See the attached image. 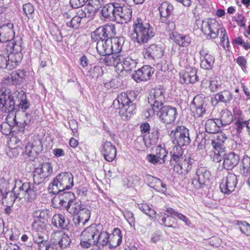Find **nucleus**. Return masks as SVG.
Returning a JSON list of instances; mask_svg holds the SVG:
<instances>
[{"instance_id":"37998d69","label":"nucleus","mask_w":250,"mask_h":250,"mask_svg":"<svg viewBox=\"0 0 250 250\" xmlns=\"http://www.w3.org/2000/svg\"><path fill=\"white\" fill-rule=\"evenodd\" d=\"M225 155V148L213 147V149L209 153L211 160L215 163L221 162Z\"/></svg>"},{"instance_id":"6e6552de","label":"nucleus","mask_w":250,"mask_h":250,"mask_svg":"<svg viewBox=\"0 0 250 250\" xmlns=\"http://www.w3.org/2000/svg\"><path fill=\"white\" fill-rule=\"evenodd\" d=\"M98 235V229L95 225L86 228L82 232L80 235V244L83 248H89L96 245V235Z\"/></svg>"},{"instance_id":"6ab92c4d","label":"nucleus","mask_w":250,"mask_h":250,"mask_svg":"<svg viewBox=\"0 0 250 250\" xmlns=\"http://www.w3.org/2000/svg\"><path fill=\"white\" fill-rule=\"evenodd\" d=\"M15 38L12 23H8L6 25H2L0 27V42H8L7 48H8V45L10 42L13 41Z\"/></svg>"},{"instance_id":"e2e57ef3","label":"nucleus","mask_w":250,"mask_h":250,"mask_svg":"<svg viewBox=\"0 0 250 250\" xmlns=\"http://www.w3.org/2000/svg\"><path fill=\"white\" fill-rule=\"evenodd\" d=\"M240 231L247 236H250V225L246 222H238Z\"/></svg>"},{"instance_id":"774afa93","label":"nucleus","mask_w":250,"mask_h":250,"mask_svg":"<svg viewBox=\"0 0 250 250\" xmlns=\"http://www.w3.org/2000/svg\"><path fill=\"white\" fill-rule=\"evenodd\" d=\"M148 139L149 140V144L151 145H154L157 144L158 140V132H152L148 135Z\"/></svg>"},{"instance_id":"603ef678","label":"nucleus","mask_w":250,"mask_h":250,"mask_svg":"<svg viewBox=\"0 0 250 250\" xmlns=\"http://www.w3.org/2000/svg\"><path fill=\"white\" fill-rule=\"evenodd\" d=\"M161 107H156L153 105H150L149 107H146L143 111V115L146 119H151L156 114H158L160 109Z\"/></svg>"},{"instance_id":"1a4fd4ad","label":"nucleus","mask_w":250,"mask_h":250,"mask_svg":"<svg viewBox=\"0 0 250 250\" xmlns=\"http://www.w3.org/2000/svg\"><path fill=\"white\" fill-rule=\"evenodd\" d=\"M115 5V19H119L121 23H127L130 21L132 16V8L126 3L125 0L122 2L116 1Z\"/></svg>"},{"instance_id":"9d476101","label":"nucleus","mask_w":250,"mask_h":250,"mask_svg":"<svg viewBox=\"0 0 250 250\" xmlns=\"http://www.w3.org/2000/svg\"><path fill=\"white\" fill-rule=\"evenodd\" d=\"M116 35L115 27L113 24H106L97 28L91 34L93 40L97 42L99 40L111 39Z\"/></svg>"},{"instance_id":"338daca9","label":"nucleus","mask_w":250,"mask_h":250,"mask_svg":"<svg viewBox=\"0 0 250 250\" xmlns=\"http://www.w3.org/2000/svg\"><path fill=\"white\" fill-rule=\"evenodd\" d=\"M89 0H70L71 6L77 8L84 5Z\"/></svg>"},{"instance_id":"c03bdc74","label":"nucleus","mask_w":250,"mask_h":250,"mask_svg":"<svg viewBox=\"0 0 250 250\" xmlns=\"http://www.w3.org/2000/svg\"><path fill=\"white\" fill-rule=\"evenodd\" d=\"M98 10L97 8H95L88 3L83 9L79 11L81 14L80 15L83 17V18H86L89 19H92L94 17L95 14L97 12Z\"/></svg>"},{"instance_id":"bb28decb","label":"nucleus","mask_w":250,"mask_h":250,"mask_svg":"<svg viewBox=\"0 0 250 250\" xmlns=\"http://www.w3.org/2000/svg\"><path fill=\"white\" fill-rule=\"evenodd\" d=\"M101 151L104 159L108 162H112L116 156V148L110 142L103 144Z\"/></svg>"},{"instance_id":"69168bd1","label":"nucleus","mask_w":250,"mask_h":250,"mask_svg":"<svg viewBox=\"0 0 250 250\" xmlns=\"http://www.w3.org/2000/svg\"><path fill=\"white\" fill-rule=\"evenodd\" d=\"M246 127L248 129H250L249 126L248 121H242L240 120H238L235 123V128L237 132H240L244 127Z\"/></svg>"},{"instance_id":"dca6fc26","label":"nucleus","mask_w":250,"mask_h":250,"mask_svg":"<svg viewBox=\"0 0 250 250\" xmlns=\"http://www.w3.org/2000/svg\"><path fill=\"white\" fill-rule=\"evenodd\" d=\"M164 54V48L161 45L156 44H151L146 46L143 50V54L145 58L147 59H159Z\"/></svg>"},{"instance_id":"412c9836","label":"nucleus","mask_w":250,"mask_h":250,"mask_svg":"<svg viewBox=\"0 0 250 250\" xmlns=\"http://www.w3.org/2000/svg\"><path fill=\"white\" fill-rule=\"evenodd\" d=\"M15 103L16 100L9 92H7V91L0 92V109L4 111H12L14 108Z\"/></svg>"},{"instance_id":"a18cd8bd","label":"nucleus","mask_w":250,"mask_h":250,"mask_svg":"<svg viewBox=\"0 0 250 250\" xmlns=\"http://www.w3.org/2000/svg\"><path fill=\"white\" fill-rule=\"evenodd\" d=\"M240 171L244 176H250V157L245 155L241 160Z\"/></svg>"},{"instance_id":"f704fd0d","label":"nucleus","mask_w":250,"mask_h":250,"mask_svg":"<svg viewBox=\"0 0 250 250\" xmlns=\"http://www.w3.org/2000/svg\"><path fill=\"white\" fill-rule=\"evenodd\" d=\"M52 225L57 228L65 229L69 224V220L62 214H55L51 220Z\"/></svg>"},{"instance_id":"0e129e2a","label":"nucleus","mask_w":250,"mask_h":250,"mask_svg":"<svg viewBox=\"0 0 250 250\" xmlns=\"http://www.w3.org/2000/svg\"><path fill=\"white\" fill-rule=\"evenodd\" d=\"M8 55L0 54V68L8 69Z\"/></svg>"},{"instance_id":"4c0bfd02","label":"nucleus","mask_w":250,"mask_h":250,"mask_svg":"<svg viewBox=\"0 0 250 250\" xmlns=\"http://www.w3.org/2000/svg\"><path fill=\"white\" fill-rule=\"evenodd\" d=\"M231 99V93L229 91L224 90L215 94L214 99L211 100V102L213 103L215 102L216 104L219 102L227 104L229 103Z\"/></svg>"},{"instance_id":"ddd939ff","label":"nucleus","mask_w":250,"mask_h":250,"mask_svg":"<svg viewBox=\"0 0 250 250\" xmlns=\"http://www.w3.org/2000/svg\"><path fill=\"white\" fill-rule=\"evenodd\" d=\"M53 172L52 167L50 163H43L37 167L34 172V183L39 185L43 182L46 178L50 176Z\"/></svg>"},{"instance_id":"7ed1b4c3","label":"nucleus","mask_w":250,"mask_h":250,"mask_svg":"<svg viewBox=\"0 0 250 250\" xmlns=\"http://www.w3.org/2000/svg\"><path fill=\"white\" fill-rule=\"evenodd\" d=\"M201 28L204 34L208 36V39H216L220 35L221 42L224 48L229 46L226 31L217 21L212 20L203 21Z\"/></svg>"},{"instance_id":"473e14b6","label":"nucleus","mask_w":250,"mask_h":250,"mask_svg":"<svg viewBox=\"0 0 250 250\" xmlns=\"http://www.w3.org/2000/svg\"><path fill=\"white\" fill-rule=\"evenodd\" d=\"M15 96L16 97V102L17 103L19 108L25 111L28 109L30 107V103L28 101L25 93L21 90L17 91L14 93Z\"/></svg>"},{"instance_id":"7c9ffc66","label":"nucleus","mask_w":250,"mask_h":250,"mask_svg":"<svg viewBox=\"0 0 250 250\" xmlns=\"http://www.w3.org/2000/svg\"><path fill=\"white\" fill-rule=\"evenodd\" d=\"M192 164L190 158L184 156V158L181 160L180 163L174 165V170L178 174H182L187 173L190 170Z\"/></svg>"},{"instance_id":"58836bf2","label":"nucleus","mask_w":250,"mask_h":250,"mask_svg":"<svg viewBox=\"0 0 250 250\" xmlns=\"http://www.w3.org/2000/svg\"><path fill=\"white\" fill-rule=\"evenodd\" d=\"M85 207L81 201L69 200L66 206V210L72 214H78Z\"/></svg>"},{"instance_id":"f03ea898","label":"nucleus","mask_w":250,"mask_h":250,"mask_svg":"<svg viewBox=\"0 0 250 250\" xmlns=\"http://www.w3.org/2000/svg\"><path fill=\"white\" fill-rule=\"evenodd\" d=\"M132 28L131 39L140 45L146 43L155 36L153 27L145 19L137 18L133 21Z\"/></svg>"},{"instance_id":"a878e982","label":"nucleus","mask_w":250,"mask_h":250,"mask_svg":"<svg viewBox=\"0 0 250 250\" xmlns=\"http://www.w3.org/2000/svg\"><path fill=\"white\" fill-rule=\"evenodd\" d=\"M137 63V60L133 59L131 56H125L122 55L120 69L119 70L121 71H131L136 68Z\"/></svg>"},{"instance_id":"5fc2aeb1","label":"nucleus","mask_w":250,"mask_h":250,"mask_svg":"<svg viewBox=\"0 0 250 250\" xmlns=\"http://www.w3.org/2000/svg\"><path fill=\"white\" fill-rule=\"evenodd\" d=\"M80 14L81 15L79 11L69 21H67L66 22L67 26L71 28H78L80 25L82 20L83 19V17L81 16Z\"/></svg>"},{"instance_id":"f3484780","label":"nucleus","mask_w":250,"mask_h":250,"mask_svg":"<svg viewBox=\"0 0 250 250\" xmlns=\"http://www.w3.org/2000/svg\"><path fill=\"white\" fill-rule=\"evenodd\" d=\"M204 101L205 97L200 95H198L193 98L190 104V108L194 117H202L205 113Z\"/></svg>"},{"instance_id":"39448f33","label":"nucleus","mask_w":250,"mask_h":250,"mask_svg":"<svg viewBox=\"0 0 250 250\" xmlns=\"http://www.w3.org/2000/svg\"><path fill=\"white\" fill-rule=\"evenodd\" d=\"M74 186L73 176L71 173L62 172L57 175L49 186L50 192L56 194Z\"/></svg>"},{"instance_id":"a19ab883","label":"nucleus","mask_w":250,"mask_h":250,"mask_svg":"<svg viewBox=\"0 0 250 250\" xmlns=\"http://www.w3.org/2000/svg\"><path fill=\"white\" fill-rule=\"evenodd\" d=\"M232 120L233 116L231 112L227 109L221 111L219 119H217L220 125L223 126L229 125Z\"/></svg>"},{"instance_id":"cd10ccee","label":"nucleus","mask_w":250,"mask_h":250,"mask_svg":"<svg viewBox=\"0 0 250 250\" xmlns=\"http://www.w3.org/2000/svg\"><path fill=\"white\" fill-rule=\"evenodd\" d=\"M116 1L109 3L102 8L101 10V19L102 20H113L115 19V4Z\"/></svg>"},{"instance_id":"8fccbe9b","label":"nucleus","mask_w":250,"mask_h":250,"mask_svg":"<svg viewBox=\"0 0 250 250\" xmlns=\"http://www.w3.org/2000/svg\"><path fill=\"white\" fill-rule=\"evenodd\" d=\"M46 215L47 211L45 210L38 209L34 211L33 213V216L35 220L32 224L33 227L34 228H36L37 227H41L42 224V222L40 221L38 223L35 219L39 220L43 219L46 216Z\"/></svg>"},{"instance_id":"4d7b16f0","label":"nucleus","mask_w":250,"mask_h":250,"mask_svg":"<svg viewBox=\"0 0 250 250\" xmlns=\"http://www.w3.org/2000/svg\"><path fill=\"white\" fill-rule=\"evenodd\" d=\"M139 209L144 213L150 217H153L156 212L154 209L151 208L148 205L146 204H140L138 205Z\"/></svg>"},{"instance_id":"864d4df0","label":"nucleus","mask_w":250,"mask_h":250,"mask_svg":"<svg viewBox=\"0 0 250 250\" xmlns=\"http://www.w3.org/2000/svg\"><path fill=\"white\" fill-rule=\"evenodd\" d=\"M17 142V139L14 138L12 140H11L10 143H8V148L6 150L7 154L8 156L11 158L16 157L19 154L21 148L19 147L18 146L13 147L12 146V142Z\"/></svg>"},{"instance_id":"4468645a","label":"nucleus","mask_w":250,"mask_h":250,"mask_svg":"<svg viewBox=\"0 0 250 250\" xmlns=\"http://www.w3.org/2000/svg\"><path fill=\"white\" fill-rule=\"evenodd\" d=\"M177 115V109L171 106H162L159 110V118L163 123L169 124L173 122Z\"/></svg>"},{"instance_id":"423d86ee","label":"nucleus","mask_w":250,"mask_h":250,"mask_svg":"<svg viewBox=\"0 0 250 250\" xmlns=\"http://www.w3.org/2000/svg\"><path fill=\"white\" fill-rule=\"evenodd\" d=\"M21 44V38L17 37L8 44L7 50L10 52L8 55V70L13 69L21 62L22 58Z\"/></svg>"},{"instance_id":"6e6d98bb","label":"nucleus","mask_w":250,"mask_h":250,"mask_svg":"<svg viewBox=\"0 0 250 250\" xmlns=\"http://www.w3.org/2000/svg\"><path fill=\"white\" fill-rule=\"evenodd\" d=\"M65 233L61 231H56L52 233L51 235V242L54 244H58L61 248V243H62V237L65 235Z\"/></svg>"},{"instance_id":"de8ad7c7","label":"nucleus","mask_w":250,"mask_h":250,"mask_svg":"<svg viewBox=\"0 0 250 250\" xmlns=\"http://www.w3.org/2000/svg\"><path fill=\"white\" fill-rule=\"evenodd\" d=\"M171 158L170 163L173 164V162L175 163V165L178 164L181 162V160L184 158L182 155V149L180 147L175 146L173 148V151L170 152Z\"/></svg>"},{"instance_id":"e433bc0d","label":"nucleus","mask_w":250,"mask_h":250,"mask_svg":"<svg viewBox=\"0 0 250 250\" xmlns=\"http://www.w3.org/2000/svg\"><path fill=\"white\" fill-rule=\"evenodd\" d=\"M41 142L38 140H33L28 142L25 147V152L28 156H34L37 154Z\"/></svg>"},{"instance_id":"20e7f679","label":"nucleus","mask_w":250,"mask_h":250,"mask_svg":"<svg viewBox=\"0 0 250 250\" xmlns=\"http://www.w3.org/2000/svg\"><path fill=\"white\" fill-rule=\"evenodd\" d=\"M131 95V93H122L113 102L116 112L124 120L129 119L135 113L136 106L130 98Z\"/></svg>"},{"instance_id":"c756f323","label":"nucleus","mask_w":250,"mask_h":250,"mask_svg":"<svg viewBox=\"0 0 250 250\" xmlns=\"http://www.w3.org/2000/svg\"><path fill=\"white\" fill-rule=\"evenodd\" d=\"M122 54L114 52L108 54L104 56L103 62L105 64L108 66H114L120 69V64Z\"/></svg>"},{"instance_id":"72a5a7b5","label":"nucleus","mask_w":250,"mask_h":250,"mask_svg":"<svg viewBox=\"0 0 250 250\" xmlns=\"http://www.w3.org/2000/svg\"><path fill=\"white\" fill-rule=\"evenodd\" d=\"M122 242L121 231L118 228L114 229L112 233L109 234V248L114 249L119 246Z\"/></svg>"},{"instance_id":"79ce46f5","label":"nucleus","mask_w":250,"mask_h":250,"mask_svg":"<svg viewBox=\"0 0 250 250\" xmlns=\"http://www.w3.org/2000/svg\"><path fill=\"white\" fill-rule=\"evenodd\" d=\"M173 39L177 44L183 47L188 46L191 41V38L189 36L176 33L173 34Z\"/></svg>"},{"instance_id":"2eb2a0df","label":"nucleus","mask_w":250,"mask_h":250,"mask_svg":"<svg viewBox=\"0 0 250 250\" xmlns=\"http://www.w3.org/2000/svg\"><path fill=\"white\" fill-rule=\"evenodd\" d=\"M237 178L236 175L229 173L224 178L220 184V188L222 192L229 194L234 190L237 184Z\"/></svg>"},{"instance_id":"f257e3e1","label":"nucleus","mask_w":250,"mask_h":250,"mask_svg":"<svg viewBox=\"0 0 250 250\" xmlns=\"http://www.w3.org/2000/svg\"><path fill=\"white\" fill-rule=\"evenodd\" d=\"M37 194V187L27 182L23 183L21 186L15 187L12 191L6 193L5 197H3V190L0 189V199H2L4 205L12 207L16 199L21 200L24 198L31 202L36 198Z\"/></svg>"},{"instance_id":"49530a36","label":"nucleus","mask_w":250,"mask_h":250,"mask_svg":"<svg viewBox=\"0 0 250 250\" xmlns=\"http://www.w3.org/2000/svg\"><path fill=\"white\" fill-rule=\"evenodd\" d=\"M220 125L217 119H209L205 124V129L209 133H216L219 130Z\"/></svg>"},{"instance_id":"9b49d317","label":"nucleus","mask_w":250,"mask_h":250,"mask_svg":"<svg viewBox=\"0 0 250 250\" xmlns=\"http://www.w3.org/2000/svg\"><path fill=\"white\" fill-rule=\"evenodd\" d=\"M210 175V172L206 167H199L193 176L192 184L196 189L203 188L208 183Z\"/></svg>"},{"instance_id":"2f4dec72","label":"nucleus","mask_w":250,"mask_h":250,"mask_svg":"<svg viewBox=\"0 0 250 250\" xmlns=\"http://www.w3.org/2000/svg\"><path fill=\"white\" fill-rule=\"evenodd\" d=\"M6 123L1 125V131L5 135L10 133L11 127L16 126L17 123V117L15 113L12 111L8 113L5 119Z\"/></svg>"},{"instance_id":"0eeeda50","label":"nucleus","mask_w":250,"mask_h":250,"mask_svg":"<svg viewBox=\"0 0 250 250\" xmlns=\"http://www.w3.org/2000/svg\"><path fill=\"white\" fill-rule=\"evenodd\" d=\"M170 136L173 138L174 144H177L176 147L183 146L189 144L190 139L189 130L185 126H177L170 133Z\"/></svg>"},{"instance_id":"c9c22d12","label":"nucleus","mask_w":250,"mask_h":250,"mask_svg":"<svg viewBox=\"0 0 250 250\" xmlns=\"http://www.w3.org/2000/svg\"><path fill=\"white\" fill-rule=\"evenodd\" d=\"M78 214L76 219H74L75 224L76 226H84L89 220L90 211L84 207Z\"/></svg>"},{"instance_id":"4be33fe9","label":"nucleus","mask_w":250,"mask_h":250,"mask_svg":"<svg viewBox=\"0 0 250 250\" xmlns=\"http://www.w3.org/2000/svg\"><path fill=\"white\" fill-rule=\"evenodd\" d=\"M180 81L182 83L188 84L198 81L197 70L195 68H187L185 71L180 73Z\"/></svg>"},{"instance_id":"393cba45","label":"nucleus","mask_w":250,"mask_h":250,"mask_svg":"<svg viewBox=\"0 0 250 250\" xmlns=\"http://www.w3.org/2000/svg\"><path fill=\"white\" fill-rule=\"evenodd\" d=\"M223 159V167L227 170L234 168L240 160L239 156L234 152H230L227 154L225 153Z\"/></svg>"},{"instance_id":"5701e85b","label":"nucleus","mask_w":250,"mask_h":250,"mask_svg":"<svg viewBox=\"0 0 250 250\" xmlns=\"http://www.w3.org/2000/svg\"><path fill=\"white\" fill-rule=\"evenodd\" d=\"M145 181L150 188L155 190L162 193H165L166 192V185L163 184L160 179L147 175L145 177Z\"/></svg>"},{"instance_id":"c85d7f7f","label":"nucleus","mask_w":250,"mask_h":250,"mask_svg":"<svg viewBox=\"0 0 250 250\" xmlns=\"http://www.w3.org/2000/svg\"><path fill=\"white\" fill-rule=\"evenodd\" d=\"M158 10L161 21L165 22L171 15L173 10V6L169 2L165 1L160 4Z\"/></svg>"},{"instance_id":"b1692460","label":"nucleus","mask_w":250,"mask_h":250,"mask_svg":"<svg viewBox=\"0 0 250 250\" xmlns=\"http://www.w3.org/2000/svg\"><path fill=\"white\" fill-rule=\"evenodd\" d=\"M112 42L111 39L99 40L96 44V49L98 53L101 56H105L112 53Z\"/></svg>"},{"instance_id":"09e8293b","label":"nucleus","mask_w":250,"mask_h":250,"mask_svg":"<svg viewBox=\"0 0 250 250\" xmlns=\"http://www.w3.org/2000/svg\"><path fill=\"white\" fill-rule=\"evenodd\" d=\"M112 42V53H120L122 50L125 40L123 38H114L111 39Z\"/></svg>"},{"instance_id":"3c124183","label":"nucleus","mask_w":250,"mask_h":250,"mask_svg":"<svg viewBox=\"0 0 250 250\" xmlns=\"http://www.w3.org/2000/svg\"><path fill=\"white\" fill-rule=\"evenodd\" d=\"M109 234L106 231L100 232L98 229V235L96 238V245L98 243L100 246H104L109 244Z\"/></svg>"},{"instance_id":"052dcab7","label":"nucleus","mask_w":250,"mask_h":250,"mask_svg":"<svg viewBox=\"0 0 250 250\" xmlns=\"http://www.w3.org/2000/svg\"><path fill=\"white\" fill-rule=\"evenodd\" d=\"M125 218L129 224L130 226L132 227L135 226V218L133 213L128 210H125L123 212Z\"/></svg>"},{"instance_id":"bf43d9fd","label":"nucleus","mask_w":250,"mask_h":250,"mask_svg":"<svg viewBox=\"0 0 250 250\" xmlns=\"http://www.w3.org/2000/svg\"><path fill=\"white\" fill-rule=\"evenodd\" d=\"M89 73L92 78H97L103 75V70L101 66H95L90 68Z\"/></svg>"},{"instance_id":"680f3d73","label":"nucleus","mask_w":250,"mask_h":250,"mask_svg":"<svg viewBox=\"0 0 250 250\" xmlns=\"http://www.w3.org/2000/svg\"><path fill=\"white\" fill-rule=\"evenodd\" d=\"M167 152L165 149L158 146L156 148V155L160 160L161 164L164 163L165 158L167 156Z\"/></svg>"},{"instance_id":"13d9d810","label":"nucleus","mask_w":250,"mask_h":250,"mask_svg":"<svg viewBox=\"0 0 250 250\" xmlns=\"http://www.w3.org/2000/svg\"><path fill=\"white\" fill-rule=\"evenodd\" d=\"M221 85V82L218 77L212 78L210 80L209 88L211 92H214L217 91L218 88Z\"/></svg>"},{"instance_id":"aec40b11","label":"nucleus","mask_w":250,"mask_h":250,"mask_svg":"<svg viewBox=\"0 0 250 250\" xmlns=\"http://www.w3.org/2000/svg\"><path fill=\"white\" fill-rule=\"evenodd\" d=\"M154 72V69L149 65H144L135 72L133 79L137 82L146 81L150 79Z\"/></svg>"},{"instance_id":"ea45409f","label":"nucleus","mask_w":250,"mask_h":250,"mask_svg":"<svg viewBox=\"0 0 250 250\" xmlns=\"http://www.w3.org/2000/svg\"><path fill=\"white\" fill-rule=\"evenodd\" d=\"M227 137L225 134L222 132H217L214 136L211 141L213 147L225 148L224 144Z\"/></svg>"},{"instance_id":"f8f14e48","label":"nucleus","mask_w":250,"mask_h":250,"mask_svg":"<svg viewBox=\"0 0 250 250\" xmlns=\"http://www.w3.org/2000/svg\"><path fill=\"white\" fill-rule=\"evenodd\" d=\"M165 89L161 86L151 88L147 96L148 104L156 107H161L165 101Z\"/></svg>"},{"instance_id":"a211bd4d","label":"nucleus","mask_w":250,"mask_h":250,"mask_svg":"<svg viewBox=\"0 0 250 250\" xmlns=\"http://www.w3.org/2000/svg\"><path fill=\"white\" fill-rule=\"evenodd\" d=\"M199 53L201 67L205 70H211L214 66V57L209 54L208 50L204 47H203Z\"/></svg>"}]
</instances>
